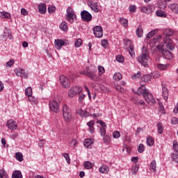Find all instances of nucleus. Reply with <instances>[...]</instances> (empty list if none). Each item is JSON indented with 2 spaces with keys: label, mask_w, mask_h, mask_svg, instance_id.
Wrapping results in <instances>:
<instances>
[{
  "label": "nucleus",
  "mask_w": 178,
  "mask_h": 178,
  "mask_svg": "<svg viewBox=\"0 0 178 178\" xmlns=\"http://www.w3.org/2000/svg\"><path fill=\"white\" fill-rule=\"evenodd\" d=\"M49 106L52 112H59V103L55 100H51L49 103Z\"/></svg>",
  "instance_id": "nucleus-9"
},
{
  "label": "nucleus",
  "mask_w": 178,
  "mask_h": 178,
  "mask_svg": "<svg viewBox=\"0 0 178 178\" xmlns=\"http://www.w3.org/2000/svg\"><path fill=\"white\" fill-rule=\"evenodd\" d=\"M108 40L105 39V40H102V46L104 48H108Z\"/></svg>",
  "instance_id": "nucleus-50"
},
{
  "label": "nucleus",
  "mask_w": 178,
  "mask_h": 178,
  "mask_svg": "<svg viewBox=\"0 0 178 178\" xmlns=\"http://www.w3.org/2000/svg\"><path fill=\"white\" fill-rule=\"evenodd\" d=\"M144 98H145L146 102H147L148 105L152 106L156 103V101L154 98V96H152V94H151L148 92L146 95H144Z\"/></svg>",
  "instance_id": "nucleus-11"
},
{
  "label": "nucleus",
  "mask_w": 178,
  "mask_h": 178,
  "mask_svg": "<svg viewBox=\"0 0 178 178\" xmlns=\"http://www.w3.org/2000/svg\"><path fill=\"white\" fill-rule=\"evenodd\" d=\"M162 91H163V99H165V101H166V99H168V97H169V93L168 92V88L163 86V85H162Z\"/></svg>",
  "instance_id": "nucleus-24"
},
{
  "label": "nucleus",
  "mask_w": 178,
  "mask_h": 178,
  "mask_svg": "<svg viewBox=\"0 0 178 178\" xmlns=\"http://www.w3.org/2000/svg\"><path fill=\"white\" fill-rule=\"evenodd\" d=\"M164 35H165L166 38L163 39V44H165V47L168 48L170 51H173V49H175V45L170 42V38H169L173 35V31H172V29H165L164 31Z\"/></svg>",
  "instance_id": "nucleus-2"
},
{
  "label": "nucleus",
  "mask_w": 178,
  "mask_h": 178,
  "mask_svg": "<svg viewBox=\"0 0 178 178\" xmlns=\"http://www.w3.org/2000/svg\"><path fill=\"white\" fill-rule=\"evenodd\" d=\"M156 15L158 17H166V13L162 10H159L156 11Z\"/></svg>",
  "instance_id": "nucleus-30"
},
{
  "label": "nucleus",
  "mask_w": 178,
  "mask_h": 178,
  "mask_svg": "<svg viewBox=\"0 0 178 178\" xmlns=\"http://www.w3.org/2000/svg\"><path fill=\"white\" fill-rule=\"evenodd\" d=\"M161 38H162V36L161 35L154 36V38L150 40V47H155V44L158 42L159 40H161Z\"/></svg>",
  "instance_id": "nucleus-20"
},
{
  "label": "nucleus",
  "mask_w": 178,
  "mask_h": 178,
  "mask_svg": "<svg viewBox=\"0 0 178 178\" xmlns=\"http://www.w3.org/2000/svg\"><path fill=\"white\" fill-rule=\"evenodd\" d=\"M25 94L26 97H31V95H33V89L31 88V87H28L25 90Z\"/></svg>",
  "instance_id": "nucleus-38"
},
{
  "label": "nucleus",
  "mask_w": 178,
  "mask_h": 178,
  "mask_svg": "<svg viewBox=\"0 0 178 178\" xmlns=\"http://www.w3.org/2000/svg\"><path fill=\"white\" fill-rule=\"evenodd\" d=\"M81 91H83V88L79 86H74L69 90L68 95L70 98H73V97L76 95V94L80 95Z\"/></svg>",
  "instance_id": "nucleus-7"
},
{
  "label": "nucleus",
  "mask_w": 178,
  "mask_h": 178,
  "mask_svg": "<svg viewBox=\"0 0 178 178\" xmlns=\"http://www.w3.org/2000/svg\"><path fill=\"white\" fill-rule=\"evenodd\" d=\"M120 23L123 26V27H127L129 26V20L126 18H120Z\"/></svg>",
  "instance_id": "nucleus-28"
},
{
  "label": "nucleus",
  "mask_w": 178,
  "mask_h": 178,
  "mask_svg": "<svg viewBox=\"0 0 178 178\" xmlns=\"http://www.w3.org/2000/svg\"><path fill=\"white\" fill-rule=\"evenodd\" d=\"M135 94H137V95H146L148 94V90L145 88V86L144 85H141L140 87H139L136 92L134 91Z\"/></svg>",
  "instance_id": "nucleus-16"
},
{
  "label": "nucleus",
  "mask_w": 178,
  "mask_h": 178,
  "mask_svg": "<svg viewBox=\"0 0 178 178\" xmlns=\"http://www.w3.org/2000/svg\"><path fill=\"white\" fill-rule=\"evenodd\" d=\"M113 138H119V137H120V132H119L118 131H115L113 133Z\"/></svg>",
  "instance_id": "nucleus-52"
},
{
  "label": "nucleus",
  "mask_w": 178,
  "mask_h": 178,
  "mask_svg": "<svg viewBox=\"0 0 178 178\" xmlns=\"http://www.w3.org/2000/svg\"><path fill=\"white\" fill-rule=\"evenodd\" d=\"M157 67L160 70H165V69H166V65L163 64H158Z\"/></svg>",
  "instance_id": "nucleus-55"
},
{
  "label": "nucleus",
  "mask_w": 178,
  "mask_h": 178,
  "mask_svg": "<svg viewBox=\"0 0 178 178\" xmlns=\"http://www.w3.org/2000/svg\"><path fill=\"white\" fill-rule=\"evenodd\" d=\"M95 73H97V67L91 66L90 70H88V71H83L81 74L87 76V77H89L92 81H98L99 78Z\"/></svg>",
  "instance_id": "nucleus-3"
},
{
  "label": "nucleus",
  "mask_w": 178,
  "mask_h": 178,
  "mask_svg": "<svg viewBox=\"0 0 178 178\" xmlns=\"http://www.w3.org/2000/svg\"><path fill=\"white\" fill-rule=\"evenodd\" d=\"M100 134L102 137H105V134H106V128H100Z\"/></svg>",
  "instance_id": "nucleus-53"
},
{
  "label": "nucleus",
  "mask_w": 178,
  "mask_h": 178,
  "mask_svg": "<svg viewBox=\"0 0 178 178\" xmlns=\"http://www.w3.org/2000/svg\"><path fill=\"white\" fill-rule=\"evenodd\" d=\"M173 148L175 149V151H176V152H177L178 151V144H177V142L176 141H173Z\"/></svg>",
  "instance_id": "nucleus-57"
},
{
  "label": "nucleus",
  "mask_w": 178,
  "mask_h": 178,
  "mask_svg": "<svg viewBox=\"0 0 178 178\" xmlns=\"http://www.w3.org/2000/svg\"><path fill=\"white\" fill-rule=\"evenodd\" d=\"M88 5L90 8V9H92V10L95 12V13H98V12H99V8L98 7V3H97L92 0H90L88 1Z\"/></svg>",
  "instance_id": "nucleus-14"
},
{
  "label": "nucleus",
  "mask_w": 178,
  "mask_h": 178,
  "mask_svg": "<svg viewBox=\"0 0 178 178\" xmlns=\"http://www.w3.org/2000/svg\"><path fill=\"white\" fill-rule=\"evenodd\" d=\"M141 77V72H138L136 74L132 75V79H140Z\"/></svg>",
  "instance_id": "nucleus-51"
},
{
  "label": "nucleus",
  "mask_w": 178,
  "mask_h": 178,
  "mask_svg": "<svg viewBox=\"0 0 178 178\" xmlns=\"http://www.w3.org/2000/svg\"><path fill=\"white\" fill-rule=\"evenodd\" d=\"M56 10V6H49L47 11L49 13H54Z\"/></svg>",
  "instance_id": "nucleus-46"
},
{
  "label": "nucleus",
  "mask_w": 178,
  "mask_h": 178,
  "mask_svg": "<svg viewBox=\"0 0 178 178\" xmlns=\"http://www.w3.org/2000/svg\"><path fill=\"white\" fill-rule=\"evenodd\" d=\"M81 17L83 22H91L92 20V15L87 10L81 11Z\"/></svg>",
  "instance_id": "nucleus-8"
},
{
  "label": "nucleus",
  "mask_w": 178,
  "mask_h": 178,
  "mask_svg": "<svg viewBox=\"0 0 178 178\" xmlns=\"http://www.w3.org/2000/svg\"><path fill=\"white\" fill-rule=\"evenodd\" d=\"M171 123H172V124H178V119H177V118H173L171 120Z\"/></svg>",
  "instance_id": "nucleus-59"
},
{
  "label": "nucleus",
  "mask_w": 178,
  "mask_h": 178,
  "mask_svg": "<svg viewBox=\"0 0 178 178\" xmlns=\"http://www.w3.org/2000/svg\"><path fill=\"white\" fill-rule=\"evenodd\" d=\"M16 76H18V77H24V79H27L29 77V75H27V72L25 71V70L17 68L14 70Z\"/></svg>",
  "instance_id": "nucleus-13"
},
{
  "label": "nucleus",
  "mask_w": 178,
  "mask_h": 178,
  "mask_svg": "<svg viewBox=\"0 0 178 178\" xmlns=\"http://www.w3.org/2000/svg\"><path fill=\"white\" fill-rule=\"evenodd\" d=\"M60 82L64 88H69L70 87V81L64 75L60 76Z\"/></svg>",
  "instance_id": "nucleus-12"
},
{
  "label": "nucleus",
  "mask_w": 178,
  "mask_h": 178,
  "mask_svg": "<svg viewBox=\"0 0 178 178\" xmlns=\"http://www.w3.org/2000/svg\"><path fill=\"white\" fill-rule=\"evenodd\" d=\"M169 8L172 10V12H174V13H177L178 15V4L177 3L170 4Z\"/></svg>",
  "instance_id": "nucleus-25"
},
{
  "label": "nucleus",
  "mask_w": 178,
  "mask_h": 178,
  "mask_svg": "<svg viewBox=\"0 0 178 178\" xmlns=\"http://www.w3.org/2000/svg\"><path fill=\"white\" fill-rule=\"evenodd\" d=\"M116 60L119 63H123V62H124V57H123L122 55H118L116 56Z\"/></svg>",
  "instance_id": "nucleus-41"
},
{
  "label": "nucleus",
  "mask_w": 178,
  "mask_h": 178,
  "mask_svg": "<svg viewBox=\"0 0 178 178\" xmlns=\"http://www.w3.org/2000/svg\"><path fill=\"white\" fill-rule=\"evenodd\" d=\"M83 165L86 169H91L92 168V163L90 161H85Z\"/></svg>",
  "instance_id": "nucleus-40"
},
{
  "label": "nucleus",
  "mask_w": 178,
  "mask_h": 178,
  "mask_svg": "<svg viewBox=\"0 0 178 178\" xmlns=\"http://www.w3.org/2000/svg\"><path fill=\"white\" fill-rule=\"evenodd\" d=\"M38 8L40 13H41L42 15H44V13H47V6L45 5V3L39 4Z\"/></svg>",
  "instance_id": "nucleus-22"
},
{
  "label": "nucleus",
  "mask_w": 178,
  "mask_h": 178,
  "mask_svg": "<svg viewBox=\"0 0 178 178\" xmlns=\"http://www.w3.org/2000/svg\"><path fill=\"white\" fill-rule=\"evenodd\" d=\"M172 158L174 162H177L178 163V154L176 156H173Z\"/></svg>",
  "instance_id": "nucleus-64"
},
{
  "label": "nucleus",
  "mask_w": 178,
  "mask_h": 178,
  "mask_svg": "<svg viewBox=\"0 0 178 178\" xmlns=\"http://www.w3.org/2000/svg\"><path fill=\"white\" fill-rule=\"evenodd\" d=\"M60 30H62V31H67V22L63 21L61 22V24L59 26Z\"/></svg>",
  "instance_id": "nucleus-27"
},
{
  "label": "nucleus",
  "mask_w": 178,
  "mask_h": 178,
  "mask_svg": "<svg viewBox=\"0 0 178 178\" xmlns=\"http://www.w3.org/2000/svg\"><path fill=\"white\" fill-rule=\"evenodd\" d=\"M156 126L159 134H162V133H163V127L162 126V122H159Z\"/></svg>",
  "instance_id": "nucleus-37"
},
{
  "label": "nucleus",
  "mask_w": 178,
  "mask_h": 178,
  "mask_svg": "<svg viewBox=\"0 0 178 178\" xmlns=\"http://www.w3.org/2000/svg\"><path fill=\"white\" fill-rule=\"evenodd\" d=\"M81 42H82L81 39H76L75 40V47L76 48H79V47H81Z\"/></svg>",
  "instance_id": "nucleus-49"
},
{
  "label": "nucleus",
  "mask_w": 178,
  "mask_h": 178,
  "mask_svg": "<svg viewBox=\"0 0 178 178\" xmlns=\"http://www.w3.org/2000/svg\"><path fill=\"white\" fill-rule=\"evenodd\" d=\"M97 123H99L102 126V128H106V124L104 121L99 120Z\"/></svg>",
  "instance_id": "nucleus-56"
},
{
  "label": "nucleus",
  "mask_w": 178,
  "mask_h": 178,
  "mask_svg": "<svg viewBox=\"0 0 178 178\" xmlns=\"http://www.w3.org/2000/svg\"><path fill=\"white\" fill-rule=\"evenodd\" d=\"M140 10L143 13H147V15H149V13H152V12L155 10V6H142L140 7Z\"/></svg>",
  "instance_id": "nucleus-15"
},
{
  "label": "nucleus",
  "mask_w": 178,
  "mask_h": 178,
  "mask_svg": "<svg viewBox=\"0 0 178 178\" xmlns=\"http://www.w3.org/2000/svg\"><path fill=\"white\" fill-rule=\"evenodd\" d=\"M99 172L104 175L109 173V167L106 165H103L99 168Z\"/></svg>",
  "instance_id": "nucleus-21"
},
{
  "label": "nucleus",
  "mask_w": 178,
  "mask_h": 178,
  "mask_svg": "<svg viewBox=\"0 0 178 178\" xmlns=\"http://www.w3.org/2000/svg\"><path fill=\"white\" fill-rule=\"evenodd\" d=\"M63 156L67 161V163H70V156H69V153H63Z\"/></svg>",
  "instance_id": "nucleus-44"
},
{
  "label": "nucleus",
  "mask_w": 178,
  "mask_h": 178,
  "mask_svg": "<svg viewBox=\"0 0 178 178\" xmlns=\"http://www.w3.org/2000/svg\"><path fill=\"white\" fill-rule=\"evenodd\" d=\"M147 145H149V147H152V145H154V143H155V141L154 140V138H152V137L149 136L148 138H147Z\"/></svg>",
  "instance_id": "nucleus-35"
},
{
  "label": "nucleus",
  "mask_w": 178,
  "mask_h": 178,
  "mask_svg": "<svg viewBox=\"0 0 178 178\" xmlns=\"http://www.w3.org/2000/svg\"><path fill=\"white\" fill-rule=\"evenodd\" d=\"M131 170L133 175H137V172H138V167L137 165L133 166L131 168Z\"/></svg>",
  "instance_id": "nucleus-48"
},
{
  "label": "nucleus",
  "mask_w": 178,
  "mask_h": 178,
  "mask_svg": "<svg viewBox=\"0 0 178 178\" xmlns=\"http://www.w3.org/2000/svg\"><path fill=\"white\" fill-rule=\"evenodd\" d=\"M66 13L68 22H70L71 24L74 23V20L77 19V16H76L73 8H72V7H68L66 10Z\"/></svg>",
  "instance_id": "nucleus-5"
},
{
  "label": "nucleus",
  "mask_w": 178,
  "mask_h": 178,
  "mask_svg": "<svg viewBox=\"0 0 178 178\" xmlns=\"http://www.w3.org/2000/svg\"><path fill=\"white\" fill-rule=\"evenodd\" d=\"M94 124H95L94 120L89 121V122L87 123V125L88 126V127H94Z\"/></svg>",
  "instance_id": "nucleus-61"
},
{
  "label": "nucleus",
  "mask_w": 178,
  "mask_h": 178,
  "mask_svg": "<svg viewBox=\"0 0 178 178\" xmlns=\"http://www.w3.org/2000/svg\"><path fill=\"white\" fill-rule=\"evenodd\" d=\"M63 115L66 122H70L72 120V114L70 113V109H69L67 105L63 106Z\"/></svg>",
  "instance_id": "nucleus-6"
},
{
  "label": "nucleus",
  "mask_w": 178,
  "mask_h": 178,
  "mask_svg": "<svg viewBox=\"0 0 178 178\" xmlns=\"http://www.w3.org/2000/svg\"><path fill=\"white\" fill-rule=\"evenodd\" d=\"M142 81H144V83H148L149 80H151V74H145L142 76L141 79Z\"/></svg>",
  "instance_id": "nucleus-32"
},
{
  "label": "nucleus",
  "mask_w": 178,
  "mask_h": 178,
  "mask_svg": "<svg viewBox=\"0 0 178 178\" xmlns=\"http://www.w3.org/2000/svg\"><path fill=\"white\" fill-rule=\"evenodd\" d=\"M7 127L10 130H17V123L13 120H9L7 121Z\"/></svg>",
  "instance_id": "nucleus-17"
},
{
  "label": "nucleus",
  "mask_w": 178,
  "mask_h": 178,
  "mask_svg": "<svg viewBox=\"0 0 178 178\" xmlns=\"http://www.w3.org/2000/svg\"><path fill=\"white\" fill-rule=\"evenodd\" d=\"M103 141L105 144H106V143H108L109 141V136H104V138H103Z\"/></svg>",
  "instance_id": "nucleus-62"
},
{
  "label": "nucleus",
  "mask_w": 178,
  "mask_h": 178,
  "mask_svg": "<svg viewBox=\"0 0 178 178\" xmlns=\"http://www.w3.org/2000/svg\"><path fill=\"white\" fill-rule=\"evenodd\" d=\"M98 72H99V75L102 76L105 73V68H104V67L101 65H99Z\"/></svg>",
  "instance_id": "nucleus-42"
},
{
  "label": "nucleus",
  "mask_w": 178,
  "mask_h": 178,
  "mask_svg": "<svg viewBox=\"0 0 178 178\" xmlns=\"http://www.w3.org/2000/svg\"><path fill=\"white\" fill-rule=\"evenodd\" d=\"M77 113L79 114V115L81 118H88V116H92V115L90 114V113L88 112L87 111L81 110V109L77 111Z\"/></svg>",
  "instance_id": "nucleus-19"
},
{
  "label": "nucleus",
  "mask_w": 178,
  "mask_h": 178,
  "mask_svg": "<svg viewBox=\"0 0 178 178\" xmlns=\"http://www.w3.org/2000/svg\"><path fill=\"white\" fill-rule=\"evenodd\" d=\"M122 74L116 72L114 74L113 79L115 81H120L122 80Z\"/></svg>",
  "instance_id": "nucleus-31"
},
{
  "label": "nucleus",
  "mask_w": 178,
  "mask_h": 178,
  "mask_svg": "<svg viewBox=\"0 0 178 178\" xmlns=\"http://www.w3.org/2000/svg\"><path fill=\"white\" fill-rule=\"evenodd\" d=\"M131 161L134 163H137V162H138V158L137 156H134L131 158Z\"/></svg>",
  "instance_id": "nucleus-60"
},
{
  "label": "nucleus",
  "mask_w": 178,
  "mask_h": 178,
  "mask_svg": "<svg viewBox=\"0 0 178 178\" xmlns=\"http://www.w3.org/2000/svg\"><path fill=\"white\" fill-rule=\"evenodd\" d=\"M21 13L24 16H27V15H29V13L27 12V10H26L25 8H22L21 9Z\"/></svg>",
  "instance_id": "nucleus-58"
},
{
  "label": "nucleus",
  "mask_w": 178,
  "mask_h": 178,
  "mask_svg": "<svg viewBox=\"0 0 178 178\" xmlns=\"http://www.w3.org/2000/svg\"><path fill=\"white\" fill-rule=\"evenodd\" d=\"M13 65H15V60L10 59L9 61H8L6 63V67H12V66H13Z\"/></svg>",
  "instance_id": "nucleus-43"
},
{
  "label": "nucleus",
  "mask_w": 178,
  "mask_h": 178,
  "mask_svg": "<svg viewBox=\"0 0 178 178\" xmlns=\"http://www.w3.org/2000/svg\"><path fill=\"white\" fill-rule=\"evenodd\" d=\"M150 170H153V172H155L156 170V161L155 160H153L149 165Z\"/></svg>",
  "instance_id": "nucleus-36"
},
{
  "label": "nucleus",
  "mask_w": 178,
  "mask_h": 178,
  "mask_svg": "<svg viewBox=\"0 0 178 178\" xmlns=\"http://www.w3.org/2000/svg\"><path fill=\"white\" fill-rule=\"evenodd\" d=\"M92 144V140L90 138H86L83 141V145L84 147H86V148H90Z\"/></svg>",
  "instance_id": "nucleus-26"
},
{
  "label": "nucleus",
  "mask_w": 178,
  "mask_h": 178,
  "mask_svg": "<svg viewBox=\"0 0 178 178\" xmlns=\"http://www.w3.org/2000/svg\"><path fill=\"white\" fill-rule=\"evenodd\" d=\"M148 59H149V56H148V49L145 46L142 48V54L138 58V62L141 64L144 67L148 66Z\"/></svg>",
  "instance_id": "nucleus-1"
},
{
  "label": "nucleus",
  "mask_w": 178,
  "mask_h": 178,
  "mask_svg": "<svg viewBox=\"0 0 178 178\" xmlns=\"http://www.w3.org/2000/svg\"><path fill=\"white\" fill-rule=\"evenodd\" d=\"M129 9L131 13H134L136 10H137V6L131 5L129 6Z\"/></svg>",
  "instance_id": "nucleus-47"
},
{
  "label": "nucleus",
  "mask_w": 178,
  "mask_h": 178,
  "mask_svg": "<svg viewBox=\"0 0 178 178\" xmlns=\"http://www.w3.org/2000/svg\"><path fill=\"white\" fill-rule=\"evenodd\" d=\"M12 178H23L22 172L19 170L15 171L12 175Z\"/></svg>",
  "instance_id": "nucleus-29"
},
{
  "label": "nucleus",
  "mask_w": 178,
  "mask_h": 178,
  "mask_svg": "<svg viewBox=\"0 0 178 178\" xmlns=\"http://www.w3.org/2000/svg\"><path fill=\"white\" fill-rule=\"evenodd\" d=\"M0 175L3 177L4 176H6V171L5 170H0Z\"/></svg>",
  "instance_id": "nucleus-63"
},
{
  "label": "nucleus",
  "mask_w": 178,
  "mask_h": 178,
  "mask_svg": "<svg viewBox=\"0 0 178 178\" xmlns=\"http://www.w3.org/2000/svg\"><path fill=\"white\" fill-rule=\"evenodd\" d=\"M159 111L163 113V115H165V107H163V104H162V103L159 104Z\"/></svg>",
  "instance_id": "nucleus-54"
},
{
  "label": "nucleus",
  "mask_w": 178,
  "mask_h": 178,
  "mask_svg": "<svg viewBox=\"0 0 178 178\" xmlns=\"http://www.w3.org/2000/svg\"><path fill=\"white\" fill-rule=\"evenodd\" d=\"M157 33H158V30H153L147 33L146 38L147 40H149V38H152V37H154V35H155V34H156Z\"/></svg>",
  "instance_id": "nucleus-34"
},
{
  "label": "nucleus",
  "mask_w": 178,
  "mask_h": 178,
  "mask_svg": "<svg viewBox=\"0 0 178 178\" xmlns=\"http://www.w3.org/2000/svg\"><path fill=\"white\" fill-rule=\"evenodd\" d=\"M54 45L56 49H61L63 45H67L66 42L62 39H56L54 42Z\"/></svg>",
  "instance_id": "nucleus-18"
},
{
  "label": "nucleus",
  "mask_w": 178,
  "mask_h": 178,
  "mask_svg": "<svg viewBox=\"0 0 178 178\" xmlns=\"http://www.w3.org/2000/svg\"><path fill=\"white\" fill-rule=\"evenodd\" d=\"M145 149V148L144 147L143 144H140L139 146L138 147V152H139V154H143Z\"/></svg>",
  "instance_id": "nucleus-45"
},
{
  "label": "nucleus",
  "mask_w": 178,
  "mask_h": 178,
  "mask_svg": "<svg viewBox=\"0 0 178 178\" xmlns=\"http://www.w3.org/2000/svg\"><path fill=\"white\" fill-rule=\"evenodd\" d=\"M136 35L137 37H138V38H141V37H143V34H144V30H143V26H141V25H140L137 29H136Z\"/></svg>",
  "instance_id": "nucleus-23"
},
{
  "label": "nucleus",
  "mask_w": 178,
  "mask_h": 178,
  "mask_svg": "<svg viewBox=\"0 0 178 178\" xmlns=\"http://www.w3.org/2000/svg\"><path fill=\"white\" fill-rule=\"evenodd\" d=\"M93 33L97 38H101L104 35V31L101 26H96L93 28Z\"/></svg>",
  "instance_id": "nucleus-10"
},
{
  "label": "nucleus",
  "mask_w": 178,
  "mask_h": 178,
  "mask_svg": "<svg viewBox=\"0 0 178 178\" xmlns=\"http://www.w3.org/2000/svg\"><path fill=\"white\" fill-rule=\"evenodd\" d=\"M1 17L2 19H9V17H10V14H9V13L3 11L1 13Z\"/></svg>",
  "instance_id": "nucleus-39"
},
{
  "label": "nucleus",
  "mask_w": 178,
  "mask_h": 178,
  "mask_svg": "<svg viewBox=\"0 0 178 178\" xmlns=\"http://www.w3.org/2000/svg\"><path fill=\"white\" fill-rule=\"evenodd\" d=\"M15 159L17 161H19V162H23V154H22V152H17L15 154Z\"/></svg>",
  "instance_id": "nucleus-33"
},
{
  "label": "nucleus",
  "mask_w": 178,
  "mask_h": 178,
  "mask_svg": "<svg viewBox=\"0 0 178 178\" xmlns=\"http://www.w3.org/2000/svg\"><path fill=\"white\" fill-rule=\"evenodd\" d=\"M165 47H166V44L162 43L157 46V49L161 51L165 59L170 60V59L173 58V56L172 55V53L169 50L165 49Z\"/></svg>",
  "instance_id": "nucleus-4"
}]
</instances>
